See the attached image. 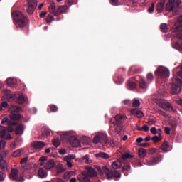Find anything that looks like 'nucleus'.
I'll list each match as a JSON object with an SVG mask.
<instances>
[{
    "label": "nucleus",
    "instance_id": "nucleus-25",
    "mask_svg": "<svg viewBox=\"0 0 182 182\" xmlns=\"http://www.w3.org/2000/svg\"><path fill=\"white\" fill-rule=\"evenodd\" d=\"M24 132V125L23 124H19L16 127V129H15V134L16 135H22Z\"/></svg>",
    "mask_w": 182,
    "mask_h": 182
},
{
    "label": "nucleus",
    "instance_id": "nucleus-62",
    "mask_svg": "<svg viewBox=\"0 0 182 182\" xmlns=\"http://www.w3.org/2000/svg\"><path fill=\"white\" fill-rule=\"evenodd\" d=\"M51 182H64L63 179L60 178H53L51 180Z\"/></svg>",
    "mask_w": 182,
    "mask_h": 182
},
{
    "label": "nucleus",
    "instance_id": "nucleus-39",
    "mask_svg": "<svg viewBox=\"0 0 182 182\" xmlns=\"http://www.w3.org/2000/svg\"><path fill=\"white\" fill-rule=\"evenodd\" d=\"M172 47L176 50H181V44L178 42H173Z\"/></svg>",
    "mask_w": 182,
    "mask_h": 182
},
{
    "label": "nucleus",
    "instance_id": "nucleus-35",
    "mask_svg": "<svg viewBox=\"0 0 182 182\" xmlns=\"http://www.w3.org/2000/svg\"><path fill=\"white\" fill-rule=\"evenodd\" d=\"M6 84L9 87H13L14 85H16V80L11 78H8V80H6Z\"/></svg>",
    "mask_w": 182,
    "mask_h": 182
},
{
    "label": "nucleus",
    "instance_id": "nucleus-21",
    "mask_svg": "<svg viewBox=\"0 0 182 182\" xmlns=\"http://www.w3.org/2000/svg\"><path fill=\"white\" fill-rule=\"evenodd\" d=\"M166 5V0H160L156 4V10L157 13H161L164 9V6Z\"/></svg>",
    "mask_w": 182,
    "mask_h": 182
},
{
    "label": "nucleus",
    "instance_id": "nucleus-49",
    "mask_svg": "<svg viewBox=\"0 0 182 182\" xmlns=\"http://www.w3.org/2000/svg\"><path fill=\"white\" fill-rule=\"evenodd\" d=\"M131 158H133V156L131 155L130 154H124L122 156V159L124 160H127V159H131Z\"/></svg>",
    "mask_w": 182,
    "mask_h": 182
},
{
    "label": "nucleus",
    "instance_id": "nucleus-64",
    "mask_svg": "<svg viewBox=\"0 0 182 182\" xmlns=\"http://www.w3.org/2000/svg\"><path fill=\"white\" fill-rule=\"evenodd\" d=\"M50 134V131H49L48 129H45V131H44V135H45L46 136H48Z\"/></svg>",
    "mask_w": 182,
    "mask_h": 182
},
{
    "label": "nucleus",
    "instance_id": "nucleus-14",
    "mask_svg": "<svg viewBox=\"0 0 182 182\" xmlns=\"http://www.w3.org/2000/svg\"><path fill=\"white\" fill-rule=\"evenodd\" d=\"M82 173H86V176H87V177H90V178L97 177V173L96 170H95V168H93L91 166H87L86 171H82Z\"/></svg>",
    "mask_w": 182,
    "mask_h": 182
},
{
    "label": "nucleus",
    "instance_id": "nucleus-51",
    "mask_svg": "<svg viewBox=\"0 0 182 182\" xmlns=\"http://www.w3.org/2000/svg\"><path fill=\"white\" fill-rule=\"evenodd\" d=\"M147 80L152 82L154 80V75L152 73H148L147 75Z\"/></svg>",
    "mask_w": 182,
    "mask_h": 182
},
{
    "label": "nucleus",
    "instance_id": "nucleus-37",
    "mask_svg": "<svg viewBox=\"0 0 182 182\" xmlns=\"http://www.w3.org/2000/svg\"><path fill=\"white\" fill-rule=\"evenodd\" d=\"M112 168L115 170L119 169L122 166V163L119 161H114V163H112Z\"/></svg>",
    "mask_w": 182,
    "mask_h": 182
},
{
    "label": "nucleus",
    "instance_id": "nucleus-53",
    "mask_svg": "<svg viewBox=\"0 0 182 182\" xmlns=\"http://www.w3.org/2000/svg\"><path fill=\"white\" fill-rule=\"evenodd\" d=\"M156 152V148H151L150 149H149V154L153 155Z\"/></svg>",
    "mask_w": 182,
    "mask_h": 182
},
{
    "label": "nucleus",
    "instance_id": "nucleus-56",
    "mask_svg": "<svg viewBox=\"0 0 182 182\" xmlns=\"http://www.w3.org/2000/svg\"><path fill=\"white\" fill-rule=\"evenodd\" d=\"M73 0H67L65 1V6H71L73 4Z\"/></svg>",
    "mask_w": 182,
    "mask_h": 182
},
{
    "label": "nucleus",
    "instance_id": "nucleus-28",
    "mask_svg": "<svg viewBox=\"0 0 182 182\" xmlns=\"http://www.w3.org/2000/svg\"><path fill=\"white\" fill-rule=\"evenodd\" d=\"M95 157L101 158L103 159H108L109 158H110L109 154H106L105 152H100V153L95 154Z\"/></svg>",
    "mask_w": 182,
    "mask_h": 182
},
{
    "label": "nucleus",
    "instance_id": "nucleus-11",
    "mask_svg": "<svg viewBox=\"0 0 182 182\" xmlns=\"http://www.w3.org/2000/svg\"><path fill=\"white\" fill-rule=\"evenodd\" d=\"M154 74L161 79L166 80L169 77V70L164 67H159L155 72Z\"/></svg>",
    "mask_w": 182,
    "mask_h": 182
},
{
    "label": "nucleus",
    "instance_id": "nucleus-16",
    "mask_svg": "<svg viewBox=\"0 0 182 182\" xmlns=\"http://www.w3.org/2000/svg\"><path fill=\"white\" fill-rule=\"evenodd\" d=\"M170 144L169 142L167 141H165L164 143H162L161 146H159V152H162V153H167L168 152V149H169Z\"/></svg>",
    "mask_w": 182,
    "mask_h": 182
},
{
    "label": "nucleus",
    "instance_id": "nucleus-60",
    "mask_svg": "<svg viewBox=\"0 0 182 182\" xmlns=\"http://www.w3.org/2000/svg\"><path fill=\"white\" fill-rule=\"evenodd\" d=\"M1 146H3V148L6 146V141L4 140L0 141V150H1Z\"/></svg>",
    "mask_w": 182,
    "mask_h": 182
},
{
    "label": "nucleus",
    "instance_id": "nucleus-23",
    "mask_svg": "<svg viewBox=\"0 0 182 182\" xmlns=\"http://www.w3.org/2000/svg\"><path fill=\"white\" fill-rule=\"evenodd\" d=\"M136 84L132 80H129L127 81V89H129V90H133L134 89H136Z\"/></svg>",
    "mask_w": 182,
    "mask_h": 182
},
{
    "label": "nucleus",
    "instance_id": "nucleus-36",
    "mask_svg": "<svg viewBox=\"0 0 182 182\" xmlns=\"http://www.w3.org/2000/svg\"><path fill=\"white\" fill-rule=\"evenodd\" d=\"M6 135V127L0 126V138L3 139Z\"/></svg>",
    "mask_w": 182,
    "mask_h": 182
},
{
    "label": "nucleus",
    "instance_id": "nucleus-15",
    "mask_svg": "<svg viewBox=\"0 0 182 182\" xmlns=\"http://www.w3.org/2000/svg\"><path fill=\"white\" fill-rule=\"evenodd\" d=\"M159 106H160V107H161L162 109H164L166 111H168V112L173 111V107H172L171 104L166 102V100L160 101Z\"/></svg>",
    "mask_w": 182,
    "mask_h": 182
},
{
    "label": "nucleus",
    "instance_id": "nucleus-10",
    "mask_svg": "<svg viewBox=\"0 0 182 182\" xmlns=\"http://www.w3.org/2000/svg\"><path fill=\"white\" fill-rule=\"evenodd\" d=\"M64 138L68 140V142H69L73 147H79L80 146V139L74 135H70L69 132H65L64 134Z\"/></svg>",
    "mask_w": 182,
    "mask_h": 182
},
{
    "label": "nucleus",
    "instance_id": "nucleus-22",
    "mask_svg": "<svg viewBox=\"0 0 182 182\" xmlns=\"http://www.w3.org/2000/svg\"><path fill=\"white\" fill-rule=\"evenodd\" d=\"M3 125L16 126L17 124L16 122H11L8 117H5L2 119L1 122Z\"/></svg>",
    "mask_w": 182,
    "mask_h": 182
},
{
    "label": "nucleus",
    "instance_id": "nucleus-48",
    "mask_svg": "<svg viewBox=\"0 0 182 182\" xmlns=\"http://www.w3.org/2000/svg\"><path fill=\"white\" fill-rule=\"evenodd\" d=\"M49 107H50V112H58V107H56L55 105H50Z\"/></svg>",
    "mask_w": 182,
    "mask_h": 182
},
{
    "label": "nucleus",
    "instance_id": "nucleus-24",
    "mask_svg": "<svg viewBox=\"0 0 182 182\" xmlns=\"http://www.w3.org/2000/svg\"><path fill=\"white\" fill-rule=\"evenodd\" d=\"M174 7L175 4L173 3V0H169L165 6V10L171 12L174 9Z\"/></svg>",
    "mask_w": 182,
    "mask_h": 182
},
{
    "label": "nucleus",
    "instance_id": "nucleus-34",
    "mask_svg": "<svg viewBox=\"0 0 182 182\" xmlns=\"http://www.w3.org/2000/svg\"><path fill=\"white\" fill-rule=\"evenodd\" d=\"M161 135H154L153 137H151V141H153L154 143H158L159 141H161Z\"/></svg>",
    "mask_w": 182,
    "mask_h": 182
},
{
    "label": "nucleus",
    "instance_id": "nucleus-31",
    "mask_svg": "<svg viewBox=\"0 0 182 182\" xmlns=\"http://www.w3.org/2000/svg\"><path fill=\"white\" fill-rule=\"evenodd\" d=\"M168 26L166 23L160 24V31L163 33H167L168 31Z\"/></svg>",
    "mask_w": 182,
    "mask_h": 182
},
{
    "label": "nucleus",
    "instance_id": "nucleus-32",
    "mask_svg": "<svg viewBox=\"0 0 182 182\" xmlns=\"http://www.w3.org/2000/svg\"><path fill=\"white\" fill-rule=\"evenodd\" d=\"M6 168H7V162L4 160H0V169L2 171H5Z\"/></svg>",
    "mask_w": 182,
    "mask_h": 182
},
{
    "label": "nucleus",
    "instance_id": "nucleus-45",
    "mask_svg": "<svg viewBox=\"0 0 182 182\" xmlns=\"http://www.w3.org/2000/svg\"><path fill=\"white\" fill-rule=\"evenodd\" d=\"M53 144L55 147H58L59 146H60V141L58 139H54L53 140Z\"/></svg>",
    "mask_w": 182,
    "mask_h": 182
},
{
    "label": "nucleus",
    "instance_id": "nucleus-20",
    "mask_svg": "<svg viewBox=\"0 0 182 182\" xmlns=\"http://www.w3.org/2000/svg\"><path fill=\"white\" fill-rule=\"evenodd\" d=\"M139 83V86L141 89H147L148 85H149V82H147L144 78L141 77H139V81H137Z\"/></svg>",
    "mask_w": 182,
    "mask_h": 182
},
{
    "label": "nucleus",
    "instance_id": "nucleus-58",
    "mask_svg": "<svg viewBox=\"0 0 182 182\" xmlns=\"http://www.w3.org/2000/svg\"><path fill=\"white\" fill-rule=\"evenodd\" d=\"M150 132L151 134H153V135H156L157 132H156V129L155 127H151V129H150Z\"/></svg>",
    "mask_w": 182,
    "mask_h": 182
},
{
    "label": "nucleus",
    "instance_id": "nucleus-5",
    "mask_svg": "<svg viewBox=\"0 0 182 182\" xmlns=\"http://www.w3.org/2000/svg\"><path fill=\"white\" fill-rule=\"evenodd\" d=\"M21 110V107L11 105L9 108V112H11V114H9V118H11V120H19L22 117V115L19 114Z\"/></svg>",
    "mask_w": 182,
    "mask_h": 182
},
{
    "label": "nucleus",
    "instance_id": "nucleus-46",
    "mask_svg": "<svg viewBox=\"0 0 182 182\" xmlns=\"http://www.w3.org/2000/svg\"><path fill=\"white\" fill-rule=\"evenodd\" d=\"M141 105V102H139V100H133V102H132V107H139V105Z\"/></svg>",
    "mask_w": 182,
    "mask_h": 182
},
{
    "label": "nucleus",
    "instance_id": "nucleus-4",
    "mask_svg": "<svg viewBox=\"0 0 182 182\" xmlns=\"http://www.w3.org/2000/svg\"><path fill=\"white\" fill-rule=\"evenodd\" d=\"M182 80L178 77H174L172 84L170 85V91L172 95H178L181 92Z\"/></svg>",
    "mask_w": 182,
    "mask_h": 182
},
{
    "label": "nucleus",
    "instance_id": "nucleus-57",
    "mask_svg": "<svg viewBox=\"0 0 182 182\" xmlns=\"http://www.w3.org/2000/svg\"><path fill=\"white\" fill-rule=\"evenodd\" d=\"M164 131L165 134H166L167 135H170V132L171 131V129L168 127H165Z\"/></svg>",
    "mask_w": 182,
    "mask_h": 182
},
{
    "label": "nucleus",
    "instance_id": "nucleus-1",
    "mask_svg": "<svg viewBox=\"0 0 182 182\" xmlns=\"http://www.w3.org/2000/svg\"><path fill=\"white\" fill-rule=\"evenodd\" d=\"M12 16L15 26L23 28L27 25L28 18L19 11H15L12 13Z\"/></svg>",
    "mask_w": 182,
    "mask_h": 182
},
{
    "label": "nucleus",
    "instance_id": "nucleus-44",
    "mask_svg": "<svg viewBox=\"0 0 182 182\" xmlns=\"http://www.w3.org/2000/svg\"><path fill=\"white\" fill-rule=\"evenodd\" d=\"M46 21L47 23H51L53 21H55V17L51 14H48Z\"/></svg>",
    "mask_w": 182,
    "mask_h": 182
},
{
    "label": "nucleus",
    "instance_id": "nucleus-52",
    "mask_svg": "<svg viewBox=\"0 0 182 182\" xmlns=\"http://www.w3.org/2000/svg\"><path fill=\"white\" fill-rule=\"evenodd\" d=\"M122 102L126 106H130L132 105V102L130 100H124Z\"/></svg>",
    "mask_w": 182,
    "mask_h": 182
},
{
    "label": "nucleus",
    "instance_id": "nucleus-6",
    "mask_svg": "<svg viewBox=\"0 0 182 182\" xmlns=\"http://www.w3.org/2000/svg\"><path fill=\"white\" fill-rule=\"evenodd\" d=\"M92 143L97 144L101 143L103 146H107L109 144V139L107 134L105 133H98L95 136L94 139H92Z\"/></svg>",
    "mask_w": 182,
    "mask_h": 182
},
{
    "label": "nucleus",
    "instance_id": "nucleus-38",
    "mask_svg": "<svg viewBox=\"0 0 182 182\" xmlns=\"http://www.w3.org/2000/svg\"><path fill=\"white\" fill-rule=\"evenodd\" d=\"M23 151V149H18L15 151L14 154H12V156H14V158L19 157L21 156V154Z\"/></svg>",
    "mask_w": 182,
    "mask_h": 182
},
{
    "label": "nucleus",
    "instance_id": "nucleus-50",
    "mask_svg": "<svg viewBox=\"0 0 182 182\" xmlns=\"http://www.w3.org/2000/svg\"><path fill=\"white\" fill-rule=\"evenodd\" d=\"M109 3L112 6H119V0H109Z\"/></svg>",
    "mask_w": 182,
    "mask_h": 182
},
{
    "label": "nucleus",
    "instance_id": "nucleus-63",
    "mask_svg": "<svg viewBox=\"0 0 182 182\" xmlns=\"http://www.w3.org/2000/svg\"><path fill=\"white\" fill-rule=\"evenodd\" d=\"M139 146H140L141 147H148V146H149V144H148V143H141V144H139Z\"/></svg>",
    "mask_w": 182,
    "mask_h": 182
},
{
    "label": "nucleus",
    "instance_id": "nucleus-54",
    "mask_svg": "<svg viewBox=\"0 0 182 182\" xmlns=\"http://www.w3.org/2000/svg\"><path fill=\"white\" fill-rule=\"evenodd\" d=\"M90 158L87 155L83 157V161H85V163H86L87 164H89L90 162Z\"/></svg>",
    "mask_w": 182,
    "mask_h": 182
},
{
    "label": "nucleus",
    "instance_id": "nucleus-17",
    "mask_svg": "<svg viewBox=\"0 0 182 182\" xmlns=\"http://www.w3.org/2000/svg\"><path fill=\"white\" fill-rule=\"evenodd\" d=\"M46 144L43 141H34L31 144V147H33L36 150L41 149L42 148L45 147Z\"/></svg>",
    "mask_w": 182,
    "mask_h": 182
},
{
    "label": "nucleus",
    "instance_id": "nucleus-47",
    "mask_svg": "<svg viewBox=\"0 0 182 182\" xmlns=\"http://www.w3.org/2000/svg\"><path fill=\"white\" fill-rule=\"evenodd\" d=\"M155 9V4L151 3V5L150 7H149L147 11L149 14H152L154 12V10Z\"/></svg>",
    "mask_w": 182,
    "mask_h": 182
},
{
    "label": "nucleus",
    "instance_id": "nucleus-19",
    "mask_svg": "<svg viewBox=\"0 0 182 182\" xmlns=\"http://www.w3.org/2000/svg\"><path fill=\"white\" fill-rule=\"evenodd\" d=\"M88 176H86L85 172H82L81 174L77 175V180L80 182H90V180Z\"/></svg>",
    "mask_w": 182,
    "mask_h": 182
},
{
    "label": "nucleus",
    "instance_id": "nucleus-59",
    "mask_svg": "<svg viewBox=\"0 0 182 182\" xmlns=\"http://www.w3.org/2000/svg\"><path fill=\"white\" fill-rule=\"evenodd\" d=\"M155 123H156V121H155V119H149V121L147 122V124H148L149 125H150V126L153 125V124H155Z\"/></svg>",
    "mask_w": 182,
    "mask_h": 182
},
{
    "label": "nucleus",
    "instance_id": "nucleus-43",
    "mask_svg": "<svg viewBox=\"0 0 182 182\" xmlns=\"http://www.w3.org/2000/svg\"><path fill=\"white\" fill-rule=\"evenodd\" d=\"M28 161V158L27 157H24L21 159V161H20V164H21V167L24 169H26V168H25L24 165L25 164H26Z\"/></svg>",
    "mask_w": 182,
    "mask_h": 182
},
{
    "label": "nucleus",
    "instance_id": "nucleus-29",
    "mask_svg": "<svg viewBox=\"0 0 182 182\" xmlns=\"http://www.w3.org/2000/svg\"><path fill=\"white\" fill-rule=\"evenodd\" d=\"M138 154L140 159H144L147 154L146 149L144 148H140Z\"/></svg>",
    "mask_w": 182,
    "mask_h": 182
},
{
    "label": "nucleus",
    "instance_id": "nucleus-55",
    "mask_svg": "<svg viewBox=\"0 0 182 182\" xmlns=\"http://www.w3.org/2000/svg\"><path fill=\"white\" fill-rule=\"evenodd\" d=\"M5 175L2 171H0V182H3L5 179Z\"/></svg>",
    "mask_w": 182,
    "mask_h": 182
},
{
    "label": "nucleus",
    "instance_id": "nucleus-12",
    "mask_svg": "<svg viewBox=\"0 0 182 182\" xmlns=\"http://www.w3.org/2000/svg\"><path fill=\"white\" fill-rule=\"evenodd\" d=\"M27 13L28 15H32L38 6V1L36 0H27Z\"/></svg>",
    "mask_w": 182,
    "mask_h": 182
},
{
    "label": "nucleus",
    "instance_id": "nucleus-2",
    "mask_svg": "<svg viewBox=\"0 0 182 182\" xmlns=\"http://www.w3.org/2000/svg\"><path fill=\"white\" fill-rule=\"evenodd\" d=\"M126 120L124 114H117L114 118L111 119L109 124H113L115 127V132L119 134L123 129V123Z\"/></svg>",
    "mask_w": 182,
    "mask_h": 182
},
{
    "label": "nucleus",
    "instance_id": "nucleus-27",
    "mask_svg": "<svg viewBox=\"0 0 182 182\" xmlns=\"http://www.w3.org/2000/svg\"><path fill=\"white\" fill-rule=\"evenodd\" d=\"M70 6H65V5H63V6H60L57 10L55 11V12H58L59 13V15H60L61 14H63L64 12H65L67 10H68Z\"/></svg>",
    "mask_w": 182,
    "mask_h": 182
},
{
    "label": "nucleus",
    "instance_id": "nucleus-40",
    "mask_svg": "<svg viewBox=\"0 0 182 182\" xmlns=\"http://www.w3.org/2000/svg\"><path fill=\"white\" fill-rule=\"evenodd\" d=\"M25 102V96L23 95H20L18 97V103L23 104Z\"/></svg>",
    "mask_w": 182,
    "mask_h": 182
},
{
    "label": "nucleus",
    "instance_id": "nucleus-33",
    "mask_svg": "<svg viewBox=\"0 0 182 182\" xmlns=\"http://www.w3.org/2000/svg\"><path fill=\"white\" fill-rule=\"evenodd\" d=\"M131 166L130 165H127L123 166L122 168V173L125 175V176H128V173L130 171Z\"/></svg>",
    "mask_w": 182,
    "mask_h": 182
},
{
    "label": "nucleus",
    "instance_id": "nucleus-7",
    "mask_svg": "<svg viewBox=\"0 0 182 182\" xmlns=\"http://www.w3.org/2000/svg\"><path fill=\"white\" fill-rule=\"evenodd\" d=\"M175 37L178 40H182V14L178 18V21L175 22Z\"/></svg>",
    "mask_w": 182,
    "mask_h": 182
},
{
    "label": "nucleus",
    "instance_id": "nucleus-41",
    "mask_svg": "<svg viewBox=\"0 0 182 182\" xmlns=\"http://www.w3.org/2000/svg\"><path fill=\"white\" fill-rule=\"evenodd\" d=\"M75 154H69L65 157V161H70V160H75Z\"/></svg>",
    "mask_w": 182,
    "mask_h": 182
},
{
    "label": "nucleus",
    "instance_id": "nucleus-26",
    "mask_svg": "<svg viewBox=\"0 0 182 182\" xmlns=\"http://www.w3.org/2000/svg\"><path fill=\"white\" fill-rule=\"evenodd\" d=\"M131 114L139 119H141L142 117H144V112H142L141 111H137L136 109H132Z\"/></svg>",
    "mask_w": 182,
    "mask_h": 182
},
{
    "label": "nucleus",
    "instance_id": "nucleus-18",
    "mask_svg": "<svg viewBox=\"0 0 182 182\" xmlns=\"http://www.w3.org/2000/svg\"><path fill=\"white\" fill-rule=\"evenodd\" d=\"M48 11H50V14H53L54 16H59V12L56 11L55 4L53 2H51L50 6H48Z\"/></svg>",
    "mask_w": 182,
    "mask_h": 182
},
{
    "label": "nucleus",
    "instance_id": "nucleus-3",
    "mask_svg": "<svg viewBox=\"0 0 182 182\" xmlns=\"http://www.w3.org/2000/svg\"><path fill=\"white\" fill-rule=\"evenodd\" d=\"M97 171L98 172H100V174H105L107 178H108V180L109 181L112 180L114 177L115 178H120V177L122 176L119 171H110L106 166H103L102 168L97 167Z\"/></svg>",
    "mask_w": 182,
    "mask_h": 182
},
{
    "label": "nucleus",
    "instance_id": "nucleus-9",
    "mask_svg": "<svg viewBox=\"0 0 182 182\" xmlns=\"http://www.w3.org/2000/svg\"><path fill=\"white\" fill-rule=\"evenodd\" d=\"M46 161H47L46 156L40 157L39 158L40 166H43L44 165L45 168L47 170H50L55 167V161H53V159H50L49 161H47V162L44 164V162Z\"/></svg>",
    "mask_w": 182,
    "mask_h": 182
},
{
    "label": "nucleus",
    "instance_id": "nucleus-42",
    "mask_svg": "<svg viewBox=\"0 0 182 182\" xmlns=\"http://www.w3.org/2000/svg\"><path fill=\"white\" fill-rule=\"evenodd\" d=\"M73 174H74V171H70V172H66L64 174V179H69L72 177Z\"/></svg>",
    "mask_w": 182,
    "mask_h": 182
},
{
    "label": "nucleus",
    "instance_id": "nucleus-13",
    "mask_svg": "<svg viewBox=\"0 0 182 182\" xmlns=\"http://www.w3.org/2000/svg\"><path fill=\"white\" fill-rule=\"evenodd\" d=\"M162 161V155L157 154L156 156L151 157L147 162L149 166H154L158 164Z\"/></svg>",
    "mask_w": 182,
    "mask_h": 182
},
{
    "label": "nucleus",
    "instance_id": "nucleus-30",
    "mask_svg": "<svg viewBox=\"0 0 182 182\" xmlns=\"http://www.w3.org/2000/svg\"><path fill=\"white\" fill-rule=\"evenodd\" d=\"M47 172L43 168H39L38 176L40 178H46L47 177Z\"/></svg>",
    "mask_w": 182,
    "mask_h": 182
},
{
    "label": "nucleus",
    "instance_id": "nucleus-8",
    "mask_svg": "<svg viewBox=\"0 0 182 182\" xmlns=\"http://www.w3.org/2000/svg\"><path fill=\"white\" fill-rule=\"evenodd\" d=\"M9 178L11 181H16L17 182H24L25 181L23 173H20L19 175V171L16 168L11 169Z\"/></svg>",
    "mask_w": 182,
    "mask_h": 182
},
{
    "label": "nucleus",
    "instance_id": "nucleus-61",
    "mask_svg": "<svg viewBox=\"0 0 182 182\" xmlns=\"http://www.w3.org/2000/svg\"><path fill=\"white\" fill-rule=\"evenodd\" d=\"M141 128H142V130L144 132L149 131V127H148L147 125H143Z\"/></svg>",
    "mask_w": 182,
    "mask_h": 182
}]
</instances>
